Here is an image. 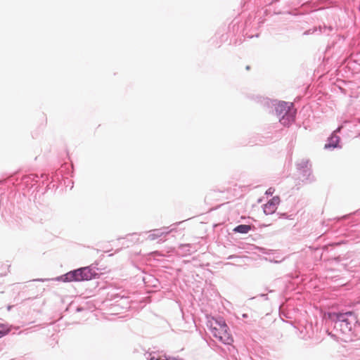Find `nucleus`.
<instances>
[{"mask_svg": "<svg viewBox=\"0 0 360 360\" xmlns=\"http://www.w3.org/2000/svg\"><path fill=\"white\" fill-rule=\"evenodd\" d=\"M211 334L222 343L230 345L233 339L224 320L212 317L208 321Z\"/></svg>", "mask_w": 360, "mask_h": 360, "instance_id": "1", "label": "nucleus"}, {"mask_svg": "<svg viewBox=\"0 0 360 360\" xmlns=\"http://www.w3.org/2000/svg\"><path fill=\"white\" fill-rule=\"evenodd\" d=\"M98 274L91 266L71 271L62 276L64 282L89 281L97 278Z\"/></svg>", "mask_w": 360, "mask_h": 360, "instance_id": "2", "label": "nucleus"}, {"mask_svg": "<svg viewBox=\"0 0 360 360\" xmlns=\"http://www.w3.org/2000/svg\"><path fill=\"white\" fill-rule=\"evenodd\" d=\"M276 111L281 117L279 120L283 125L288 126L294 122L296 110L292 103L279 102L276 107Z\"/></svg>", "mask_w": 360, "mask_h": 360, "instance_id": "3", "label": "nucleus"}, {"mask_svg": "<svg viewBox=\"0 0 360 360\" xmlns=\"http://www.w3.org/2000/svg\"><path fill=\"white\" fill-rule=\"evenodd\" d=\"M280 202V198L278 196L274 197L264 205V212L266 214H271L277 210V206Z\"/></svg>", "mask_w": 360, "mask_h": 360, "instance_id": "4", "label": "nucleus"}, {"mask_svg": "<svg viewBox=\"0 0 360 360\" xmlns=\"http://www.w3.org/2000/svg\"><path fill=\"white\" fill-rule=\"evenodd\" d=\"M352 311H348L345 314L343 313H330L329 314V318L333 320V321H347L346 319L345 318V315H352Z\"/></svg>", "mask_w": 360, "mask_h": 360, "instance_id": "5", "label": "nucleus"}, {"mask_svg": "<svg viewBox=\"0 0 360 360\" xmlns=\"http://www.w3.org/2000/svg\"><path fill=\"white\" fill-rule=\"evenodd\" d=\"M251 230L250 225L241 224L234 228L233 231L240 233H247Z\"/></svg>", "mask_w": 360, "mask_h": 360, "instance_id": "6", "label": "nucleus"}, {"mask_svg": "<svg viewBox=\"0 0 360 360\" xmlns=\"http://www.w3.org/2000/svg\"><path fill=\"white\" fill-rule=\"evenodd\" d=\"M169 231H166V232H161L160 231H155L154 233H150L149 236H148V238L150 239V240H154L157 237H160L162 236H163L164 234H167L169 233Z\"/></svg>", "mask_w": 360, "mask_h": 360, "instance_id": "7", "label": "nucleus"}, {"mask_svg": "<svg viewBox=\"0 0 360 360\" xmlns=\"http://www.w3.org/2000/svg\"><path fill=\"white\" fill-rule=\"evenodd\" d=\"M0 328H2L1 330H0V338L10 332V328H6V327L4 325H0Z\"/></svg>", "mask_w": 360, "mask_h": 360, "instance_id": "8", "label": "nucleus"}, {"mask_svg": "<svg viewBox=\"0 0 360 360\" xmlns=\"http://www.w3.org/2000/svg\"><path fill=\"white\" fill-rule=\"evenodd\" d=\"M274 192V189L272 188H269L266 191V193L267 195H272Z\"/></svg>", "mask_w": 360, "mask_h": 360, "instance_id": "9", "label": "nucleus"}, {"mask_svg": "<svg viewBox=\"0 0 360 360\" xmlns=\"http://www.w3.org/2000/svg\"><path fill=\"white\" fill-rule=\"evenodd\" d=\"M96 270H103L105 272L108 273L110 271H108L106 270V267H104L103 269H98V268H96Z\"/></svg>", "mask_w": 360, "mask_h": 360, "instance_id": "10", "label": "nucleus"}]
</instances>
